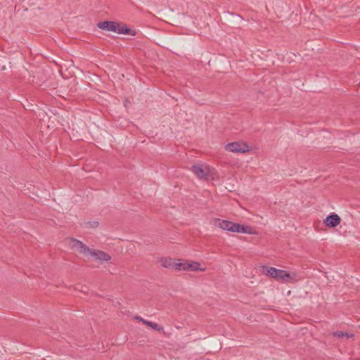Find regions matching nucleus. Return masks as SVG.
<instances>
[{"mask_svg":"<svg viewBox=\"0 0 360 360\" xmlns=\"http://www.w3.org/2000/svg\"><path fill=\"white\" fill-rule=\"evenodd\" d=\"M161 262V265L165 267V268H167V269H174V263L175 262L173 261L172 259L170 258H165V259H162L160 260Z\"/></svg>","mask_w":360,"mask_h":360,"instance_id":"9b49d317","label":"nucleus"},{"mask_svg":"<svg viewBox=\"0 0 360 360\" xmlns=\"http://www.w3.org/2000/svg\"><path fill=\"white\" fill-rule=\"evenodd\" d=\"M263 269L265 270L266 275L271 278L281 281H286L292 278L290 274L285 270L266 266H264Z\"/></svg>","mask_w":360,"mask_h":360,"instance_id":"f257e3e1","label":"nucleus"},{"mask_svg":"<svg viewBox=\"0 0 360 360\" xmlns=\"http://www.w3.org/2000/svg\"><path fill=\"white\" fill-rule=\"evenodd\" d=\"M191 170L200 179L205 178L208 175V169L200 165H193Z\"/></svg>","mask_w":360,"mask_h":360,"instance_id":"0eeeda50","label":"nucleus"},{"mask_svg":"<svg viewBox=\"0 0 360 360\" xmlns=\"http://www.w3.org/2000/svg\"><path fill=\"white\" fill-rule=\"evenodd\" d=\"M97 27L103 30L116 32L119 22L116 21H103L97 23Z\"/></svg>","mask_w":360,"mask_h":360,"instance_id":"39448f33","label":"nucleus"},{"mask_svg":"<svg viewBox=\"0 0 360 360\" xmlns=\"http://www.w3.org/2000/svg\"><path fill=\"white\" fill-rule=\"evenodd\" d=\"M226 150L233 153H245L249 151V147L246 143H240L238 142H232L226 145Z\"/></svg>","mask_w":360,"mask_h":360,"instance_id":"f03ea898","label":"nucleus"},{"mask_svg":"<svg viewBox=\"0 0 360 360\" xmlns=\"http://www.w3.org/2000/svg\"><path fill=\"white\" fill-rule=\"evenodd\" d=\"M84 224L86 228H96L98 226L99 223L97 221H92L84 222Z\"/></svg>","mask_w":360,"mask_h":360,"instance_id":"dca6fc26","label":"nucleus"},{"mask_svg":"<svg viewBox=\"0 0 360 360\" xmlns=\"http://www.w3.org/2000/svg\"><path fill=\"white\" fill-rule=\"evenodd\" d=\"M230 228H231V232L233 233H241L248 234H254L255 233L251 226L234 222H232V225Z\"/></svg>","mask_w":360,"mask_h":360,"instance_id":"20e7f679","label":"nucleus"},{"mask_svg":"<svg viewBox=\"0 0 360 360\" xmlns=\"http://www.w3.org/2000/svg\"><path fill=\"white\" fill-rule=\"evenodd\" d=\"M340 217L336 213L332 212L323 220V224L326 227L335 228L340 224Z\"/></svg>","mask_w":360,"mask_h":360,"instance_id":"7ed1b4c3","label":"nucleus"},{"mask_svg":"<svg viewBox=\"0 0 360 360\" xmlns=\"http://www.w3.org/2000/svg\"><path fill=\"white\" fill-rule=\"evenodd\" d=\"M116 33L120 34H127L131 36H136V32L130 29L127 25L119 22V25L117 27Z\"/></svg>","mask_w":360,"mask_h":360,"instance_id":"1a4fd4ad","label":"nucleus"},{"mask_svg":"<svg viewBox=\"0 0 360 360\" xmlns=\"http://www.w3.org/2000/svg\"><path fill=\"white\" fill-rule=\"evenodd\" d=\"M135 319H136V320H138V321H141V322H142L143 323H144V321H148V320L143 319V318H141L139 316H135Z\"/></svg>","mask_w":360,"mask_h":360,"instance_id":"f3484780","label":"nucleus"},{"mask_svg":"<svg viewBox=\"0 0 360 360\" xmlns=\"http://www.w3.org/2000/svg\"><path fill=\"white\" fill-rule=\"evenodd\" d=\"M200 264L198 262H192L191 263H188V266H187L188 271H198V270L204 271V269H200Z\"/></svg>","mask_w":360,"mask_h":360,"instance_id":"2eb2a0df","label":"nucleus"},{"mask_svg":"<svg viewBox=\"0 0 360 360\" xmlns=\"http://www.w3.org/2000/svg\"><path fill=\"white\" fill-rule=\"evenodd\" d=\"M332 335L338 338H342L346 337L347 338H352L354 336V334L349 333L347 332H344L341 330H337L332 333Z\"/></svg>","mask_w":360,"mask_h":360,"instance_id":"ddd939ff","label":"nucleus"},{"mask_svg":"<svg viewBox=\"0 0 360 360\" xmlns=\"http://www.w3.org/2000/svg\"><path fill=\"white\" fill-rule=\"evenodd\" d=\"M232 222L233 221L221 219H214V226L228 231H231V228L229 227L231 226Z\"/></svg>","mask_w":360,"mask_h":360,"instance_id":"9d476101","label":"nucleus"},{"mask_svg":"<svg viewBox=\"0 0 360 360\" xmlns=\"http://www.w3.org/2000/svg\"><path fill=\"white\" fill-rule=\"evenodd\" d=\"M72 241L74 243L73 248H76L79 253L91 255L93 249H90L82 241L75 238H72Z\"/></svg>","mask_w":360,"mask_h":360,"instance_id":"423d86ee","label":"nucleus"},{"mask_svg":"<svg viewBox=\"0 0 360 360\" xmlns=\"http://www.w3.org/2000/svg\"><path fill=\"white\" fill-rule=\"evenodd\" d=\"M144 324L150 327L151 328H153V330H155L156 331L165 333L164 328L155 322L147 321H144Z\"/></svg>","mask_w":360,"mask_h":360,"instance_id":"f8f14e48","label":"nucleus"},{"mask_svg":"<svg viewBox=\"0 0 360 360\" xmlns=\"http://www.w3.org/2000/svg\"><path fill=\"white\" fill-rule=\"evenodd\" d=\"M91 256L94 257L97 260L101 262H109L111 259V257L108 254L101 250H92Z\"/></svg>","mask_w":360,"mask_h":360,"instance_id":"6e6552de","label":"nucleus"},{"mask_svg":"<svg viewBox=\"0 0 360 360\" xmlns=\"http://www.w3.org/2000/svg\"><path fill=\"white\" fill-rule=\"evenodd\" d=\"M188 263L187 262H176L174 263V269L176 271H188Z\"/></svg>","mask_w":360,"mask_h":360,"instance_id":"4468645a","label":"nucleus"}]
</instances>
